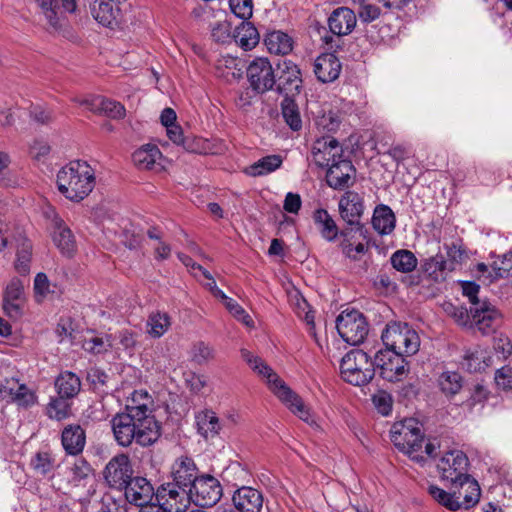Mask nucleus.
<instances>
[{"label": "nucleus", "instance_id": "49", "mask_svg": "<svg viewBox=\"0 0 512 512\" xmlns=\"http://www.w3.org/2000/svg\"><path fill=\"white\" fill-rule=\"evenodd\" d=\"M211 37L217 43H231L234 40V30L230 21L226 19L218 20L211 25Z\"/></svg>", "mask_w": 512, "mask_h": 512}, {"label": "nucleus", "instance_id": "56", "mask_svg": "<svg viewBox=\"0 0 512 512\" xmlns=\"http://www.w3.org/2000/svg\"><path fill=\"white\" fill-rule=\"evenodd\" d=\"M462 482L463 481H459V482L455 483V485L453 487L449 486V488L450 489L454 488L455 494L457 496H459V497H457V499L459 501H461L462 507L467 509V508H470V507H472V506H474L475 504L478 503L479 498H480V494H481V490H480L479 484L477 483L476 499H475V501H473V500L470 501V499L468 497H466V495L467 496H471V494L469 492V491H471V489L469 488L468 484H463Z\"/></svg>", "mask_w": 512, "mask_h": 512}, {"label": "nucleus", "instance_id": "17", "mask_svg": "<svg viewBox=\"0 0 512 512\" xmlns=\"http://www.w3.org/2000/svg\"><path fill=\"white\" fill-rule=\"evenodd\" d=\"M326 168V181L331 188L342 190L353 184L356 169L350 160L340 158Z\"/></svg>", "mask_w": 512, "mask_h": 512}, {"label": "nucleus", "instance_id": "11", "mask_svg": "<svg viewBox=\"0 0 512 512\" xmlns=\"http://www.w3.org/2000/svg\"><path fill=\"white\" fill-rule=\"evenodd\" d=\"M222 496L220 482L210 474H200L194 465V505L201 508L214 506Z\"/></svg>", "mask_w": 512, "mask_h": 512}, {"label": "nucleus", "instance_id": "39", "mask_svg": "<svg viewBox=\"0 0 512 512\" xmlns=\"http://www.w3.org/2000/svg\"><path fill=\"white\" fill-rule=\"evenodd\" d=\"M294 96H285L281 103V112L286 124L293 130L302 128V119L299 107L293 99Z\"/></svg>", "mask_w": 512, "mask_h": 512}, {"label": "nucleus", "instance_id": "45", "mask_svg": "<svg viewBox=\"0 0 512 512\" xmlns=\"http://www.w3.org/2000/svg\"><path fill=\"white\" fill-rule=\"evenodd\" d=\"M94 106H98V113H103L113 119H122L125 116L124 106L116 101L104 98L102 96H95Z\"/></svg>", "mask_w": 512, "mask_h": 512}, {"label": "nucleus", "instance_id": "15", "mask_svg": "<svg viewBox=\"0 0 512 512\" xmlns=\"http://www.w3.org/2000/svg\"><path fill=\"white\" fill-rule=\"evenodd\" d=\"M46 215L51 218L53 243L63 256L72 257L77 247L72 231L54 210L47 211Z\"/></svg>", "mask_w": 512, "mask_h": 512}, {"label": "nucleus", "instance_id": "1", "mask_svg": "<svg viewBox=\"0 0 512 512\" xmlns=\"http://www.w3.org/2000/svg\"><path fill=\"white\" fill-rule=\"evenodd\" d=\"M111 424L115 440L124 447L133 441L141 446H149L160 435V427L155 419L142 421L126 412L116 414Z\"/></svg>", "mask_w": 512, "mask_h": 512}, {"label": "nucleus", "instance_id": "21", "mask_svg": "<svg viewBox=\"0 0 512 512\" xmlns=\"http://www.w3.org/2000/svg\"><path fill=\"white\" fill-rule=\"evenodd\" d=\"M341 69V62L333 53H323L313 63L314 74L322 83L335 81L339 77Z\"/></svg>", "mask_w": 512, "mask_h": 512}, {"label": "nucleus", "instance_id": "40", "mask_svg": "<svg viewBox=\"0 0 512 512\" xmlns=\"http://www.w3.org/2000/svg\"><path fill=\"white\" fill-rule=\"evenodd\" d=\"M170 325V318L167 313L152 312L146 322V332L152 338H160L167 332Z\"/></svg>", "mask_w": 512, "mask_h": 512}, {"label": "nucleus", "instance_id": "13", "mask_svg": "<svg viewBox=\"0 0 512 512\" xmlns=\"http://www.w3.org/2000/svg\"><path fill=\"white\" fill-rule=\"evenodd\" d=\"M247 78L257 93L272 90L276 84L275 69L267 58H255L247 67Z\"/></svg>", "mask_w": 512, "mask_h": 512}, {"label": "nucleus", "instance_id": "53", "mask_svg": "<svg viewBox=\"0 0 512 512\" xmlns=\"http://www.w3.org/2000/svg\"><path fill=\"white\" fill-rule=\"evenodd\" d=\"M66 399L67 398L59 396V398H54L50 401L47 406V415L49 418L60 421L68 417L70 406Z\"/></svg>", "mask_w": 512, "mask_h": 512}, {"label": "nucleus", "instance_id": "30", "mask_svg": "<svg viewBox=\"0 0 512 512\" xmlns=\"http://www.w3.org/2000/svg\"><path fill=\"white\" fill-rule=\"evenodd\" d=\"M461 364L470 373L481 372L491 364V357L486 349L476 346L465 351Z\"/></svg>", "mask_w": 512, "mask_h": 512}, {"label": "nucleus", "instance_id": "36", "mask_svg": "<svg viewBox=\"0 0 512 512\" xmlns=\"http://www.w3.org/2000/svg\"><path fill=\"white\" fill-rule=\"evenodd\" d=\"M55 387L59 396L71 399L80 392L81 381L76 374L65 371L56 378Z\"/></svg>", "mask_w": 512, "mask_h": 512}, {"label": "nucleus", "instance_id": "12", "mask_svg": "<svg viewBox=\"0 0 512 512\" xmlns=\"http://www.w3.org/2000/svg\"><path fill=\"white\" fill-rule=\"evenodd\" d=\"M276 90L285 96H296L302 89V76L299 67L288 59L279 60L275 69Z\"/></svg>", "mask_w": 512, "mask_h": 512}, {"label": "nucleus", "instance_id": "58", "mask_svg": "<svg viewBox=\"0 0 512 512\" xmlns=\"http://www.w3.org/2000/svg\"><path fill=\"white\" fill-rule=\"evenodd\" d=\"M229 6L232 13L243 21H247L253 14L252 0H229Z\"/></svg>", "mask_w": 512, "mask_h": 512}, {"label": "nucleus", "instance_id": "8", "mask_svg": "<svg viewBox=\"0 0 512 512\" xmlns=\"http://www.w3.org/2000/svg\"><path fill=\"white\" fill-rule=\"evenodd\" d=\"M381 338L387 349L406 356L416 354L420 347L418 333L407 323L392 322L388 324Z\"/></svg>", "mask_w": 512, "mask_h": 512}, {"label": "nucleus", "instance_id": "34", "mask_svg": "<svg viewBox=\"0 0 512 512\" xmlns=\"http://www.w3.org/2000/svg\"><path fill=\"white\" fill-rule=\"evenodd\" d=\"M112 2L109 0H94L91 4L93 18L104 27H112L117 22L119 9L114 8Z\"/></svg>", "mask_w": 512, "mask_h": 512}, {"label": "nucleus", "instance_id": "44", "mask_svg": "<svg viewBox=\"0 0 512 512\" xmlns=\"http://www.w3.org/2000/svg\"><path fill=\"white\" fill-rule=\"evenodd\" d=\"M30 467L36 475L47 476L54 470L55 459L49 452H37L30 460Z\"/></svg>", "mask_w": 512, "mask_h": 512}, {"label": "nucleus", "instance_id": "62", "mask_svg": "<svg viewBox=\"0 0 512 512\" xmlns=\"http://www.w3.org/2000/svg\"><path fill=\"white\" fill-rule=\"evenodd\" d=\"M4 299L13 301L25 300L24 297V283L18 278H13L7 285Z\"/></svg>", "mask_w": 512, "mask_h": 512}, {"label": "nucleus", "instance_id": "29", "mask_svg": "<svg viewBox=\"0 0 512 512\" xmlns=\"http://www.w3.org/2000/svg\"><path fill=\"white\" fill-rule=\"evenodd\" d=\"M197 432L206 440L216 437L220 430L221 424L216 413L206 409L195 415Z\"/></svg>", "mask_w": 512, "mask_h": 512}, {"label": "nucleus", "instance_id": "55", "mask_svg": "<svg viewBox=\"0 0 512 512\" xmlns=\"http://www.w3.org/2000/svg\"><path fill=\"white\" fill-rule=\"evenodd\" d=\"M92 472L90 464L84 459H77L69 468L70 481L74 485H79L83 480L87 479Z\"/></svg>", "mask_w": 512, "mask_h": 512}, {"label": "nucleus", "instance_id": "46", "mask_svg": "<svg viewBox=\"0 0 512 512\" xmlns=\"http://www.w3.org/2000/svg\"><path fill=\"white\" fill-rule=\"evenodd\" d=\"M444 249L446 250V255L448 258V260H446L447 264H449V268L452 271H454L458 265L463 264L468 259L467 250L461 241L445 243Z\"/></svg>", "mask_w": 512, "mask_h": 512}, {"label": "nucleus", "instance_id": "32", "mask_svg": "<svg viewBox=\"0 0 512 512\" xmlns=\"http://www.w3.org/2000/svg\"><path fill=\"white\" fill-rule=\"evenodd\" d=\"M162 154L156 145L146 144L132 154L134 165L141 170H152L159 165Z\"/></svg>", "mask_w": 512, "mask_h": 512}, {"label": "nucleus", "instance_id": "61", "mask_svg": "<svg viewBox=\"0 0 512 512\" xmlns=\"http://www.w3.org/2000/svg\"><path fill=\"white\" fill-rule=\"evenodd\" d=\"M356 234H358L363 239H368V229L362 222H359V225L346 224L342 230H339V236L341 237V240H348V242L353 241Z\"/></svg>", "mask_w": 512, "mask_h": 512}, {"label": "nucleus", "instance_id": "18", "mask_svg": "<svg viewBox=\"0 0 512 512\" xmlns=\"http://www.w3.org/2000/svg\"><path fill=\"white\" fill-rule=\"evenodd\" d=\"M342 220L348 225H359L364 213L363 197L355 191L348 190L340 198L338 203Z\"/></svg>", "mask_w": 512, "mask_h": 512}, {"label": "nucleus", "instance_id": "14", "mask_svg": "<svg viewBox=\"0 0 512 512\" xmlns=\"http://www.w3.org/2000/svg\"><path fill=\"white\" fill-rule=\"evenodd\" d=\"M130 459L126 454L112 457L103 471L104 479L109 487L123 490L134 477Z\"/></svg>", "mask_w": 512, "mask_h": 512}, {"label": "nucleus", "instance_id": "3", "mask_svg": "<svg viewBox=\"0 0 512 512\" xmlns=\"http://www.w3.org/2000/svg\"><path fill=\"white\" fill-rule=\"evenodd\" d=\"M241 356L247 362L252 370L267 379L272 392L301 420L308 422L309 411L304 405L302 399L294 393L278 375L264 363L258 356H254L250 351L241 349Z\"/></svg>", "mask_w": 512, "mask_h": 512}, {"label": "nucleus", "instance_id": "4", "mask_svg": "<svg viewBox=\"0 0 512 512\" xmlns=\"http://www.w3.org/2000/svg\"><path fill=\"white\" fill-rule=\"evenodd\" d=\"M173 483L163 484L159 487L160 498L166 495L172 497L180 504L177 511H187L192 502V459L182 456L172 466Z\"/></svg>", "mask_w": 512, "mask_h": 512}, {"label": "nucleus", "instance_id": "10", "mask_svg": "<svg viewBox=\"0 0 512 512\" xmlns=\"http://www.w3.org/2000/svg\"><path fill=\"white\" fill-rule=\"evenodd\" d=\"M404 356L391 349L380 350L373 360L374 371L378 369L380 376L387 381H400L408 372V363Z\"/></svg>", "mask_w": 512, "mask_h": 512}, {"label": "nucleus", "instance_id": "37", "mask_svg": "<svg viewBox=\"0 0 512 512\" xmlns=\"http://www.w3.org/2000/svg\"><path fill=\"white\" fill-rule=\"evenodd\" d=\"M244 50L254 48L259 42V33L251 22L242 21L239 26L234 29V40Z\"/></svg>", "mask_w": 512, "mask_h": 512}, {"label": "nucleus", "instance_id": "25", "mask_svg": "<svg viewBox=\"0 0 512 512\" xmlns=\"http://www.w3.org/2000/svg\"><path fill=\"white\" fill-rule=\"evenodd\" d=\"M151 404L152 399L147 391L142 389L135 390L127 399L125 408L126 413L139 418L142 421H144V419H155L150 409Z\"/></svg>", "mask_w": 512, "mask_h": 512}, {"label": "nucleus", "instance_id": "7", "mask_svg": "<svg viewBox=\"0 0 512 512\" xmlns=\"http://www.w3.org/2000/svg\"><path fill=\"white\" fill-rule=\"evenodd\" d=\"M343 379L355 386L368 384L374 377V364L366 352L354 349L346 353L340 363Z\"/></svg>", "mask_w": 512, "mask_h": 512}, {"label": "nucleus", "instance_id": "5", "mask_svg": "<svg viewBox=\"0 0 512 512\" xmlns=\"http://www.w3.org/2000/svg\"><path fill=\"white\" fill-rule=\"evenodd\" d=\"M391 441L395 447L412 461L424 466L426 458L420 454L425 442L421 425L414 418L395 423L390 431Z\"/></svg>", "mask_w": 512, "mask_h": 512}, {"label": "nucleus", "instance_id": "16", "mask_svg": "<svg viewBox=\"0 0 512 512\" xmlns=\"http://www.w3.org/2000/svg\"><path fill=\"white\" fill-rule=\"evenodd\" d=\"M342 147L330 136L317 139L312 147V161L321 168H326L332 162L342 158Z\"/></svg>", "mask_w": 512, "mask_h": 512}, {"label": "nucleus", "instance_id": "9", "mask_svg": "<svg viewBox=\"0 0 512 512\" xmlns=\"http://www.w3.org/2000/svg\"><path fill=\"white\" fill-rule=\"evenodd\" d=\"M336 329L340 337L348 344H361L368 334V323L364 315L357 311H342L336 319Z\"/></svg>", "mask_w": 512, "mask_h": 512}, {"label": "nucleus", "instance_id": "23", "mask_svg": "<svg viewBox=\"0 0 512 512\" xmlns=\"http://www.w3.org/2000/svg\"><path fill=\"white\" fill-rule=\"evenodd\" d=\"M357 23L355 12L348 7H339L335 9L328 18L330 31L337 36L350 34Z\"/></svg>", "mask_w": 512, "mask_h": 512}, {"label": "nucleus", "instance_id": "48", "mask_svg": "<svg viewBox=\"0 0 512 512\" xmlns=\"http://www.w3.org/2000/svg\"><path fill=\"white\" fill-rule=\"evenodd\" d=\"M32 255V244L29 240L24 239L17 247L15 269L21 275L28 274L30 270V262Z\"/></svg>", "mask_w": 512, "mask_h": 512}, {"label": "nucleus", "instance_id": "35", "mask_svg": "<svg viewBox=\"0 0 512 512\" xmlns=\"http://www.w3.org/2000/svg\"><path fill=\"white\" fill-rule=\"evenodd\" d=\"M264 43L268 51L276 55H287L293 49V39L282 31L267 33Z\"/></svg>", "mask_w": 512, "mask_h": 512}, {"label": "nucleus", "instance_id": "38", "mask_svg": "<svg viewBox=\"0 0 512 512\" xmlns=\"http://www.w3.org/2000/svg\"><path fill=\"white\" fill-rule=\"evenodd\" d=\"M282 162L283 160L280 155H268L245 168L244 172L252 177L263 176L280 168Z\"/></svg>", "mask_w": 512, "mask_h": 512}, {"label": "nucleus", "instance_id": "59", "mask_svg": "<svg viewBox=\"0 0 512 512\" xmlns=\"http://www.w3.org/2000/svg\"><path fill=\"white\" fill-rule=\"evenodd\" d=\"M25 384L19 383L17 379H6L0 385V398L7 402H12L17 395V392L23 390Z\"/></svg>", "mask_w": 512, "mask_h": 512}, {"label": "nucleus", "instance_id": "27", "mask_svg": "<svg viewBox=\"0 0 512 512\" xmlns=\"http://www.w3.org/2000/svg\"><path fill=\"white\" fill-rule=\"evenodd\" d=\"M472 321L482 334H488L498 318V311L487 302L477 307H470Z\"/></svg>", "mask_w": 512, "mask_h": 512}, {"label": "nucleus", "instance_id": "26", "mask_svg": "<svg viewBox=\"0 0 512 512\" xmlns=\"http://www.w3.org/2000/svg\"><path fill=\"white\" fill-rule=\"evenodd\" d=\"M61 443L65 452L76 456L80 454L86 444V434L80 425H67L61 434Z\"/></svg>", "mask_w": 512, "mask_h": 512}, {"label": "nucleus", "instance_id": "28", "mask_svg": "<svg viewBox=\"0 0 512 512\" xmlns=\"http://www.w3.org/2000/svg\"><path fill=\"white\" fill-rule=\"evenodd\" d=\"M114 340L112 334L90 331L82 341V348L92 355L105 354L112 349Z\"/></svg>", "mask_w": 512, "mask_h": 512}, {"label": "nucleus", "instance_id": "31", "mask_svg": "<svg viewBox=\"0 0 512 512\" xmlns=\"http://www.w3.org/2000/svg\"><path fill=\"white\" fill-rule=\"evenodd\" d=\"M313 221L323 239L334 242L339 237V228L326 209L319 208L313 212Z\"/></svg>", "mask_w": 512, "mask_h": 512}, {"label": "nucleus", "instance_id": "60", "mask_svg": "<svg viewBox=\"0 0 512 512\" xmlns=\"http://www.w3.org/2000/svg\"><path fill=\"white\" fill-rule=\"evenodd\" d=\"M372 402L379 413L387 416L392 411L393 399L386 391L380 390L372 396Z\"/></svg>", "mask_w": 512, "mask_h": 512}, {"label": "nucleus", "instance_id": "47", "mask_svg": "<svg viewBox=\"0 0 512 512\" xmlns=\"http://www.w3.org/2000/svg\"><path fill=\"white\" fill-rule=\"evenodd\" d=\"M160 489L158 488L155 494L157 503H149L139 509V512H186L177 511L180 505L178 501H174L171 496L166 495L163 499L160 498Z\"/></svg>", "mask_w": 512, "mask_h": 512}, {"label": "nucleus", "instance_id": "42", "mask_svg": "<svg viewBox=\"0 0 512 512\" xmlns=\"http://www.w3.org/2000/svg\"><path fill=\"white\" fill-rule=\"evenodd\" d=\"M390 262L394 269L402 273L412 272L418 264L416 256L405 249L395 251L390 257Z\"/></svg>", "mask_w": 512, "mask_h": 512}, {"label": "nucleus", "instance_id": "57", "mask_svg": "<svg viewBox=\"0 0 512 512\" xmlns=\"http://www.w3.org/2000/svg\"><path fill=\"white\" fill-rule=\"evenodd\" d=\"M215 357V350L212 345L204 341L194 344V363L199 365L208 364Z\"/></svg>", "mask_w": 512, "mask_h": 512}, {"label": "nucleus", "instance_id": "20", "mask_svg": "<svg viewBox=\"0 0 512 512\" xmlns=\"http://www.w3.org/2000/svg\"><path fill=\"white\" fill-rule=\"evenodd\" d=\"M39 13L44 16L47 24L58 29L61 25V7L67 12L76 10V0H35Z\"/></svg>", "mask_w": 512, "mask_h": 512}, {"label": "nucleus", "instance_id": "33", "mask_svg": "<svg viewBox=\"0 0 512 512\" xmlns=\"http://www.w3.org/2000/svg\"><path fill=\"white\" fill-rule=\"evenodd\" d=\"M371 222L373 228L379 234L388 235L395 228L396 218L389 206L385 204H379L374 209Z\"/></svg>", "mask_w": 512, "mask_h": 512}, {"label": "nucleus", "instance_id": "6", "mask_svg": "<svg viewBox=\"0 0 512 512\" xmlns=\"http://www.w3.org/2000/svg\"><path fill=\"white\" fill-rule=\"evenodd\" d=\"M469 459L467 455L461 450H450L444 453L437 463V469L440 473L442 481L447 483V486L453 487L455 483L463 481V484H468L471 489V496H467L470 501L476 499L477 481L468 474Z\"/></svg>", "mask_w": 512, "mask_h": 512}, {"label": "nucleus", "instance_id": "51", "mask_svg": "<svg viewBox=\"0 0 512 512\" xmlns=\"http://www.w3.org/2000/svg\"><path fill=\"white\" fill-rule=\"evenodd\" d=\"M491 268L490 277L492 280L512 277V251L496 259Z\"/></svg>", "mask_w": 512, "mask_h": 512}, {"label": "nucleus", "instance_id": "43", "mask_svg": "<svg viewBox=\"0 0 512 512\" xmlns=\"http://www.w3.org/2000/svg\"><path fill=\"white\" fill-rule=\"evenodd\" d=\"M240 60L232 56H223L217 61L216 69L218 76L230 81L231 79H238L242 75V68L238 67Z\"/></svg>", "mask_w": 512, "mask_h": 512}, {"label": "nucleus", "instance_id": "64", "mask_svg": "<svg viewBox=\"0 0 512 512\" xmlns=\"http://www.w3.org/2000/svg\"><path fill=\"white\" fill-rule=\"evenodd\" d=\"M495 382L499 388L503 390L512 389V367L504 366L495 373Z\"/></svg>", "mask_w": 512, "mask_h": 512}, {"label": "nucleus", "instance_id": "54", "mask_svg": "<svg viewBox=\"0 0 512 512\" xmlns=\"http://www.w3.org/2000/svg\"><path fill=\"white\" fill-rule=\"evenodd\" d=\"M215 2H205L203 3H194V18H199L203 21H208L211 18H216L217 16H222L224 12L216 7Z\"/></svg>", "mask_w": 512, "mask_h": 512}, {"label": "nucleus", "instance_id": "50", "mask_svg": "<svg viewBox=\"0 0 512 512\" xmlns=\"http://www.w3.org/2000/svg\"><path fill=\"white\" fill-rule=\"evenodd\" d=\"M438 382L442 392L447 395L457 394L462 387V377L454 371L443 372Z\"/></svg>", "mask_w": 512, "mask_h": 512}, {"label": "nucleus", "instance_id": "41", "mask_svg": "<svg viewBox=\"0 0 512 512\" xmlns=\"http://www.w3.org/2000/svg\"><path fill=\"white\" fill-rule=\"evenodd\" d=\"M450 490L447 492L436 485L428 487V492L434 500L450 511H457L462 508V503L457 499L458 496L455 494L454 488Z\"/></svg>", "mask_w": 512, "mask_h": 512}, {"label": "nucleus", "instance_id": "2", "mask_svg": "<svg viewBox=\"0 0 512 512\" xmlns=\"http://www.w3.org/2000/svg\"><path fill=\"white\" fill-rule=\"evenodd\" d=\"M95 183V170L85 161H72L57 173L58 189L71 201H82L92 192Z\"/></svg>", "mask_w": 512, "mask_h": 512}, {"label": "nucleus", "instance_id": "22", "mask_svg": "<svg viewBox=\"0 0 512 512\" xmlns=\"http://www.w3.org/2000/svg\"><path fill=\"white\" fill-rule=\"evenodd\" d=\"M233 505L239 512H260L263 507V496L249 486L238 488L232 497Z\"/></svg>", "mask_w": 512, "mask_h": 512}, {"label": "nucleus", "instance_id": "63", "mask_svg": "<svg viewBox=\"0 0 512 512\" xmlns=\"http://www.w3.org/2000/svg\"><path fill=\"white\" fill-rule=\"evenodd\" d=\"M34 291L37 301H41L45 298L49 293L53 292L51 290V284L48 280V277L45 273H38L34 279Z\"/></svg>", "mask_w": 512, "mask_h": 512}, {"label": "nucleus", "instance_id": "52", "mask_svg": "<svg viewBox=\"0 0 512 512\" xmlns=\"http://www.w3.org/2000/svg\"><path fill=\"white\" fill-rule=\"evenodd\" d=\"M109 380V375L98 367H93L87 372V381L95 391L107 392Z\"/></svg>", "mask_w": 512, "mask_h": 512}, {"label": "nucleus", "instance_id": "19", "mask_svg": "<svg viewBox=\"0 0 512 512\" xmlns=\"http://www.w3.org/2000/svg\"><path fill=\"white\" fill-rule=\"evenodd\" d=\"M126 500L140 508L150 503L155 496L154 488L144 477H134L127 486L123 488Z\"/></svg>", "mask_w": 512, "mask_h": 512}, {"label": "nucleus", "instance_id": "24", "mask_svg": "<svg viewBox=\"0 0 512 512\" xmlns=\"http://www.w3.org/2000/svg\"><path fill=\"white\" fill-rule=\"evenodd\" d=\"M420 271L427 280L434 283L444 282L449 273L452 272L442 254H436L421 260Z\"/></svg>", "mask_w": 512, "mask_h": 512}]
</instances>
